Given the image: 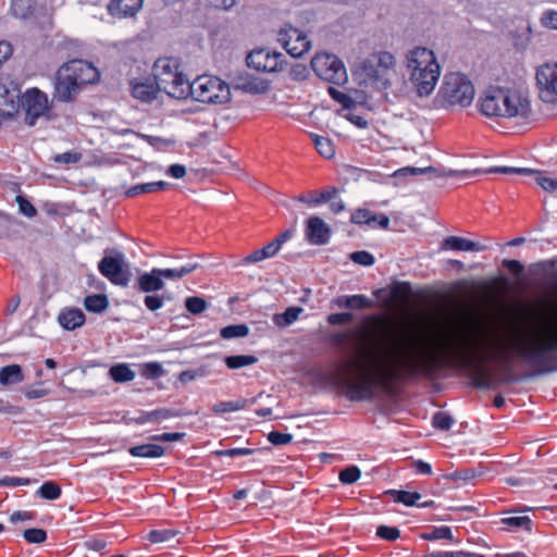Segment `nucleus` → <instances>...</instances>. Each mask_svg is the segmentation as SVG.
<instances>
[{
  "label": "nucleus",
  "instance_id": "nucleus-3",
  "mask_svg": "<svg viewBox=\"0 0 557 557\" xmlns=\"http://www.w3.org/2000/svg\"><path fill=\"white\" fill-rule=\"evenodd\" d=\"M409 79L420 97L429 96L435 88L441 67L432 50L414 47L406 53Z\"/></svg>",
  "mask_w": 557,
  "mask_h": 557
},
{
  "label": "nucleus",
  "instance_id": "nucleus-57",
  "mask_svg": "<svg viewBox=\"0 0 557 557\" xmlns=\"http://www.w3.org/2000/svg\"><path fill=\"white\" fill-rule=\"evenodd\" d=\"M352 318V313L350 312L332 313L329 315L327 321L332 325H338L349 323Z\"/></svg>",
  "mask_w": 557,
  "mask_h": 557
},
{
  "label": "nucleus",
  "instance_id": "nucleus-23",
  "mask_svg": "<svg viewBox=\"0 0 557 557\" xmlns=\"http://www.w3.org/2000/svg\"><path fill=\"white\" fill-rule=\"evenodd\" d=\"M186 413L182 410L171 409V408H159L152 411L141 412L139 417L135 418L134 421L136 423H146V422H160L162 420H166L170 418H176L185 416Z\"/></svg>",
  "mask_w": 557,
  "mask_h": 557
},
{
  "label": "nucleus",
  "instance_id": "nucleus-42",
  "mask_svg": "<svg viewBox=\"0 0 557 557\" xmlns=\"http://www.w3.org/2000/svg\"><path fill=\"white\" fill-rule=\"evenodd\" d=\"M140 374L149 380L161 377L165 374V370L159 362H147L140 366Z\"/></svg>",
  "mask_w": 557,
  "mask_h": 557
},
{
  "label": "nucleus",
  "instance_id": "nucleus-13",
  "mask_svg": "<svg viewBox=\"0 0 557 557\" xmlns=\"http://www.w3.org/2000/svg\"><path fill=\"white\" fill-rule=\"evenodd\" d=\"M536 82L540 97L545 102H550L554 97H557V62L540 66L536 71Z\"/></svg>",
  "mask_w": 557,
  "mask_h": 557
},
{
  "label": "nucleus",
  "instance_id": "nucleus-53",
  "mask_svg": "<svg viewBox=\"0 0 557 557\" xmlns=\"http://www.w3.org/2000/svg\"><path fill=\"white\" fill-rule=\"evenodd\" d=\"M373 213L367 209H357L351 214V222L355 224H368L372 225Z\"/></svg>",
  "mask_w": 557,
  "mask_h": 557
},
{
  "label": "nucleus",
  "instance_id": "nucleus-31",
  "mask_svg": "<svg viewBox=\"0 0 557 557\" xmlns=\"http://www.w3.org/2000/svg\"><path fill=\"white\" fill-rule=\"evenodd\" d=\"M84 307L92 313H102L109 307V299L104 294L88 295L84 299Z\"/></svg>",
  "mask_w": 557,
  "mask_h": 557
},
{
  "label": "nucleus",
  "instance_id": "nucleus-26",
  "mask_svg": "<svg viewBox=\"0 0 557 557\" xmlns=\"http://www.w3.org/2000/svg\"><path fill=\"white\" fill-rule=\"evenodd\" d=\"M338 308L364 309L373 306V301L364 295L338 296L333 300Z\"/></svg>",
  "mask_w": 557,
  "mask_h": 557
},
{
  "label": "nucleus",
  "instance_id": "nucleus-34",
  "mask_svg": "<svg viewBox=\"0 0 557 557\" xmlns=\"http://www.w3.org/2000/svg\"><path fill=\"white\" fill-rule=\"evenodd\" d=\"M304 311L300 307H289L283 313H276L273 315V322L280 327H285L294 323L299 314Z\"/></svg>",
  "mask_w": 557,
  "mask_h": 557
},
{
  "label": "nucleus",
  "instance_id": "nucleus-51",
  "mask_svg": "<svg viewBox=\"0 0 557 557\" xmlns=\"http://www.w3.org/2000/svg\"><path fill=\"white\" fill-rule=\"evenodd\" d=\"M350 260L357 264L370 267L374 263L375 259L373 255L366 250H358L350 253Z\"/></svg>",
  "mask_w": 557,
  "mask_h": 557
},
{
  "label": "nucleus",
  "instance_id": "nucleus-24",
  "mask_svg": "<svg viewBox=\"0 0 557 557\" xmlns=\"http://www.w3.org/2000/svg\"><path fill=\"white\" fill-rule=\"evenodd\" d=\"M58 321L63 329L73 331L84 324L85 314L78 308H65L59 313Z\"/></svg>",
  "mask_w": 557,
  "mask_h": 557
},
{
  "label": "nucleus",
  "instance_id": "nucleus-10",
  "mask_svg": "<svg viewBox=\"0 0 557 557\" xmlns=\"http://www.w3.org/2000/svg\"><path fill=\"white\" fill-rule=\"evenodd\" d=\"M354 76L359 85L370 86L377 90L386 89L391 85V77L369 58L356 69Z\"/></svg>",
  "mask_w": 557,
  "mask_h": 557
},
{
  "label": "nucleus",
  "instance_id": "nucleus-60",
  "mask_svg": "<svg viewBox=\"0 0 557 557\" xmlns=\"http://www.w3.org/2000/svg\"><path fill=\"white\" fill-rule=\"evenodd\" d=\"M255 453L253 449L249 448H232L226 450H216L214 454L218 456L237 457V456H249Z\"/></svg>",
  "mask_w": 557,
  "mask_h": 557
},
{
  "label": "nucleus",
  "instance_id": "nucleus-36",
  "mask_svg": "<svg viewBox=\"0 0 557 557\" xmlns=\"http://www.w3.org/2000/svg\"><path fill=\"white\" fill-rule=\"evenodd\" d=\"M172 296L169 293H163L161 295L158 294H147L144 298V304L146 308L152 312L161 309L165 301H171Z\"/></svg>",
  "mask_w": 557,
  "mask_h": 557
},
{
  "label": "nucleus",
  "instance_id": "nucleus-9",
  "mask_svg": "<svg viewBox=\"0 0 557 557\" xmlns=\"http://www.w3.org/2000/svg\"><path fill=\"white\" fill-rule=\"evenodd\" d=\"M277 41L293 58H300L311 48L307 36L298 28L286 24L277 33Z\"/></svg>",
  "mask_w": 557,
  "mask_h": 557
},
{
  "label": "nucleus",
  "instance_id": "nucleus-44",
  "mask_svg": "<svg viewBox=\"0 0 557 557\" xmlns=\"http://www.w3.org/2000/svg\"><path fill=\"white\" fill-rule=\"evenodd\" d=\"M421 539L426 541H435L442 539L454 541L453 532L449 527L433 528L431 532L421 534Z\"/></svg>",
  "mask_w": 557,
  "mask_h": 557
},
{
  "label": "nucleus",
  "instance_id": "nucleus-48",
  "mask_svg": "<svg viewBox=\"0 0 557 557\" xmlns=\"http://www.w3.org/2000/svg\"><path fill=\"white\" fill-rule=\"evenodd\" d=\"M23 537L32 544H40L47 540V532L44 529L32 528L23 532Z\"/></svg>",
  "mask_w": 557,
  "mask_h": 557
},
{
  "label": "nucleus",
  "instance_id": "nucleus-41",
  "mask_svg": "<svg viewBox=\"0 0 557 557\" xmlns=\"http://www.w3.org/2000/svg\"><path fill=\"white\" fill-rule=\"evenodd\" d=\"M311 137L317 150L321 156L327 159L334 156V148L330 139L315 134H312Z\"/></svg>",
  "mask_w": 557,
  "mask_h": 557
},
{
  "label": "nucleus",
  "instance_id": "nucleus-54",
  "mask_svg": "<svg viewBox=\"0 0 557 557\" xmlns=\"http://www.w3.org/2000/svg\"><path fill=\"white\" fill-rule=\"evenodd\" d=\"M476 475L475 471L470 468L458 469L455 472L445 474L444 478L448 480H462L468 481L473 479Z\"/></svg>",
  "mask_w": 557,
  "mask_h": 557
},
{
  "label": "nucleus",
  "instance_id": "nucleus-56",
  "mask_svg": "<svg viewBox=\"0 0 557 557\" xmlns=\"http://www.w3.org/2000/svg\"><path fill=\"white\" fill-rule=\"evenodd\" d=\"M308 69L306 65L296 63L289 69V76L294 81H304L307 78Z\"/></svg>",
  "mask_w": 557,
  "mask_h": 557
},
{
  "label": "nucleus",
  "instance_id": "nucleus-4",
  "mask_svg": "<svg viewBox=\"0 0 557 557\" xmlns=\"http://www.w3.org/2000/svg\"><path fill=\"white\" fill-rule=\"evenodd\" d=\"M98 71L87 62L73 60L62 65L57 72L54 97L63 102L72 99V92L81 85L91 84L98 79Z\"/></svg>",
  "mask_w": 557,
  "mask_h": 557
},
{
  "label": "nucleus",
  "instance_id": "nucleus-14",
  "mask_svg": "<svg viewBox=\"0 0 557 557\" xmlns=\"http://www.w3.org/2000/svg\"><path fill=\"white\" fill-rule=\"evenodd\" d=\"M331 227L320 216L314 215L307 220L305 237L311 245H326L331 239Z\"/></svg>",
  "mask_w": 557,
  "mask_h": 557
},
{
  "label": "nucleus",
  "instance_id": "nucleus-39",
  "mask_svg": "<svg viewBox=\"0 0 557 557\" xmlns=\"http://www.w3.org/2000/svg\"><path fill=\"white\" fill-rule=\"evenodd\" d=\"M180 533V531L171 529L152 530L148 533L147 540L151 543H169Z\"/></svg>",
  "mask_w": 557,
  "mask_h": 557
},
{
  "label": "nucleus",
  "instance_id": "nucleus-1",
  "mask_svg": "<svg viewBox=\"0 0 557 557\" xmlns=\"http://www.w3.org/2000/svg\"><path fill=\"white\" fill-rule=\"evenodd\" d=\"M556 350L555 317L541 323L528 339L512 326H484L472 335L460 324H448L420 354L403 355L377 341L354 342L347 358V398L351 401L373 399L375 387L387 388L393 381L430 375L441 361L485 358L508 363L518 357L541 366L542 372H556Z\"/></svg>",
  "mask_w": 557,
  "mask_h": 557
},
{
  "label": "nucleus",
  "instance_id": "nucleus-46",
  "mask_svg": "<svg viewBox=\"0 0 557 557\" xmlns=\"http://www.w3.org/2000/svg\"><path fill=\"white\" fill-rule=\"evenodd\" d=\"M502 523L510 528H522L527 531L532 529V520L528 516L503 518Z\"/></svg>",
  "mask_w": 557,
  "mask_h": 557
},
{
  "label": "nucleus",
  "instance_id": "nucleus-59",
  "mask_svg": "<svg viewBox=\"0 0 557 557\" xmlns=\"http://www.w3.org/2000/svg\"><path fill=\"white\" fill-rule=\"evenodd\" d=\"M337 193H338V190L335 187H332L330 189L323 190V191L320 193V195L317 198H314V200H312V202H313L314 206H318V205H321V203H325V202H330L331 200H333L335 198Z\"/></svg>",
  "mask_w": 557,
  "mask_h": 557
},
{
  "label": "nucleus",
  "instance_id": "nucleus-19",
  "mask_svg": "<svg viewBox=\"0 0 557 557\" xmlns=\"http://www.w3.org/2000/svg\"><path fill=\"white\" fill-rule=\"evenodd\" d=\"M165 286L160 268H153L149 272H143L136 280L134 287L145 294L162 290Z\"/></svg>",
  "mask_w": 557,
  "mask_h": 557
},
{
  "label": "nucleus",
  "instance_id": "nucleus-20",
  "mask_svg": "<svg viewBox=\"0 0 557 557\" xmlns=\"http://www.w3.org/2000/svg\"><path fill=\"white\" fill-rule=\"evenodd\" d=\"M170 84L162 91L168 94L170 97L174 99H186L187 97H191L193 91V82L180 72L174 77L173 82H169Z\"/></svg>",
  "mask_w": 557,
  "mask_h": 557
},
{
  "label": "nucleus",
  "instance_id": "nucleus-45",
  "mask_svg": "<svg viewBox=\"0 0 557 557\" xmlns=\"http://www.w3.org/2000/svg\"><path fill=\"white\" fill-rule=\"evenodd\" d=\"M454 422V418L444 411H437L432 418L433 426L441 431L449 430Z\"/></svg>",
  "mask_w": 557,
  "mask_h": 557
},
{
  "label": "nucleus",
  "instance_id": "nucleus-32",
  "mask_svg": "<svg viewBox=\"0 0 557 557\" xmlns=\"http://www.w3.org/2000/svg\"><path fill=\"white\" fill-rule=\"evenodd\" d=\"M170 187V183L164 181L144 183L132 186L125 191L126 197H135L144 193H153L157 190H164Z\"/></svg>",
  "mask_w": 557,
  "mask_h": 557
},
{
  "label": "nucleus",
  "instance_id": "nucleus-38",
  "mask_svg": "<svg viewBox=\"0 0 557 557\" xmlns=\"http://www.w3.org/2000/svg\"><path fill=\"white\" fill-rule=\"evenodd\" d=\"M36 0H12L13 14L20 18H26L34 10Z\"/></svg>",
  "mask_w": 557,
  "mask_h": 557
},
{
  "label": "nucleus",
  "instance_id": "nucleus-21",
  "mask_svg": "<svg viewBox=\"0 0 557 557\" xmlns=\"http://www.w3.org/2000/svg\"><path fill=\"white\" fill-rule=\"evenodd\" d=\"M234 88L251 95H261L269 90V84L267 81L245 75L235 79Z\"/></svg>",
  "mask_w": 557,
  "mask_h": 557
},
{
  "label": "nucleus",
  "instance_id": "nucleus-6",
  "mask_svg": "<svg viewBox=\"0 0 557 557\" xmlns=\"http://www.w3.org/2000/svg\"><path fill=\"white\" fill-rule=\"evenodd\" d=\"M191 97L203 103H226L231 99L230 86L216 76L201 75L193 82Z\"/></svg>",
  "mask_w": 557,
  "mask_h": 557
},
{
  "label": "nucleus",
  "instance_id": "nucleus-17",
  "mask_svg": "<svg viewBox=\"0 0 557 557\" xmlns=\"http://www.w3.org/2000/svg\"><path fill=\"white\" fill-rule=\"evenodd\" d=\"M20 109V90L13 87L9 88L0 82V117L9 120L13 117Z\"/></svg>",
  "mask_w": 557,
  "mask_h": 557
},
{
  "label": "nucleus",
  "instance_id": "nucleus-47",
  "mask_svg": "<svg viewBox=\"0 0 557 557\" xmlns=\"http://www.w3.org/2000/svg\"><path fill=\"white\" fill-rule=\"evenodd\" d=\"M185 307H186L187 311H189L190 313L200 314L201 312H203L207 309L208 304L203 298L198 297V296H193V297L186 298Z\"/></svg>",
  "mask_w": 557,
  "mask_h": 557
},
{
  "label": "nucleus",
  "instance_id": "nucleus-16",
  "mask_svg": "<svg viewBox=\"0 0 557 557\" xmlns=\"http://www.w3.org/2000/svg\"><path fill=\"white\" fill-rule=\"evenodd\" d=\"M487 173H500V174H524L534 175L535 182L544 190L548 193H557V180L542 175L541 172L527 169V168H511V166H495L486 171Z\"/></svg>",
  "mask_w": 557,
  "mask_h": 557
},
{
  "label": "nucleus",
  "instance_id": "nucleus-22",
  "mask_svg": "<svg viewBox=\"0 0 557 557\" xmlns=\"http://www.w3.org/2000/svg\"><path fill=\"white\" fill-rule=\"evenodd\" d=\"M143 0H112L108 11L113 16H134L141 8Z\"/></svg>",
  "mask_w": 557,
  "mask_h": 557
},
{
  "label": "nucleus",
  "instance_id": "nucleus-61",
  "mask_svg": "<svg viewBox=\"0 0 557 557\" xmlns=\"http://www.w3.org/2000/svg\"><path fill=\"white\" fill-rule=\"evenodd\" d=\"M542 24L552 29H557V12L546 11L541 17Z\"/></svg>",
  "mask_w": 557,
  "mask_h": 557
},
{
  "label": "nucleus",
  "instance_id": "nucleus-62",
  "mask_svg": "<svg viewBox=\"0 0 557 557\" xmlns=\"http://www.w3.org/2000/svg\"><path fill=\"white\" fill-rule=\"evenodd\" d=\"M160 271L162 273L163 281L164 280L177 281V280H181V278H183L185 276L184 273H183L182 268L160 269Z\"/></svg>",
  "mask_w": 557,
  "mask_h": 557
},
{
  "label": "nucleus",
  "instance_id": "nucleus-63",
  "mask_svg": "<svg viewBox=\"0 0 557 557\" xmlns=\"http://www.w3.org/2000/svg\"><path fill=\"white\" fill-rule=\"evenodd\" d=\"M79 159H81V154H78L76 152H64V153L55 156L54 161L58 163L70 164V163L77 162Z\"/></svg>",
  "mask_w": 557,
  "mask_h": 557
},
{
  "label": "nucleus",
  "instance_id": "nucleus-29",
  "mask_svg": "<svg viewBox=\"0 0 557 557\" xmlns=\"http://www.w3.org/2000/svg\"><path fill=\"white\" fill-rule=\"evenodd\" d=\"M128 453L134 457L159 458L164 455L165 449L157 444H143L131 447Z\"/></svg>",
  "mask_w": 557,
  "mask_h": 557
},
{
  "label": "nucleus",
  "instance_id": "nucleus-64",
  "mask_svg": "<svg viewBox=\"0 0 557 557\" xmlns=\"http://www.w3.org/2000/svg\"><path fill=\"white\" fill-rule=\"evenodd\" d=\"M434 557H485L481 554L466 552H434Z\"/></svg>",
  "mask_w": 557,
  "mask_h": 557
},
{
  "label": "nucleus",
  "instance_id": "nucleus-40",
  "mask_svg": "<svg viewBox=\"0 0 557 557\" xmlns=\"http://www.w3.org/2000/svg\"><path fill=\"white\" fill-rule=\"evenodd\" d=\"M249 334V329L246 324H233L223 327L220 331L222 338L231 339L236 337H245Z\"/></svg>",
  "mask_w": 557,
  "mask_h": 557
},
{
  "label": "nucleus",
  "instance_id": "nucleus-27",
  "mask_svg": "<svg viewBox=\"0 0 557 557\" xmlns=\"http://www.w3.org/2000/svg\"><path fill=\"white\" fill-rule=\"evenodd\" d=\"M24 379L22 367L18 364H9L0 369V384L3 386L18 384Z\"/></svg>",
  "mask_w": 557,
  "mask_h": 557
},
{
  "label": "nucleus",
  "instance_id": "nucleus-33",
  "mask_svg": "<svg viewBox=\"0 0 557 557\" xmlns=\"http://www.w3.org/2000/svg\"><path fill=\"white\" fill-rule=\"evenodd\" d=\"M135 375V372L126 363L114 364L109 370V376L116 383L131 382Z\"/></svg>",
  "mask_w": 557,
  "mask_h": 557
},
{
  "label": "nucleus",
  "instance_id": "nucleus-58",
  "mask_svg": "<svg viewBox=\"0 0 557 557\" xmlns=\"http://www.w3.org/2000/svg\"><path fill=\"white\" fill-rule=\"evenodd\" d=\"M329 92L331 95V97L336 100L337 102H339L344 108H349L352 103V100L349 96L345 95L344 92L333 88V87H330L329 88Z\"/></svg>",
  "mask_w": 557,
  "mask_h": 557
},
{
  "label": "nucleus",
  "instance_id": "nucleus-49",
  "mask_svg": "<svg viewBox=\"0 0 557 557\" xmlns=\"http://www.w3.org/2000/svg\"><path fill=\"white\" fill-rule=\"evenodd\" d=\"M361 475V471L356 466H350L343 469L339 472V480L344 484H352L355 483Z\"/></svg>",
  "mask_w": 557,
  "mask_h": 557
},
{
  "label": "nucleus",
  "instance_id": "nucleus-35",
  "mask_svg": "<svg viewBox=\"0 0 557 557\" xmlns=\"http://www.w3.org/2000/svg\"><path fill=\"white\" fill-rule=\"evenodd\" d=\"M369 59L372 60L373 63H376L381 71L385 72V74H387L389 77L392 76L395 65V58L391 52L383 51L376 55H372Z\"/></svg>",
  "mask_w": 557,
  "mask_h": 557
},
{
  "label": "nucleus",
  "instance_id": "nucleus-11",
  "mask_svg": "<svg viewBox=\"0 0 557 557\" xmlns=\"http://www.w3.org/2000/svg\"><path fill=\"white\" fill-rule=\"evenodd\" d=\"M125 257L114 250L113 256H106L98 264L99 272L111 283L126 287L129 283V272L123 270Z\"/></svg>",
  "mask_w": 557,
  "mask_h": 557
},
{
  "label": "nucleus",
  "instance_id": "nucleus-15",
  "mask_svg": "<svg viewBox=\"0 0 557 557\" xmlns=\"http://www.w3.org/2000/svg\"><path fill=\"white\" fill-rule=\"evenodd\" d=\"M480 170L469 171H456V170H449V171H441L437 168L434 166H428V168H414V166H406L397 170L394 173V176H406V175H419V174H432L435 177H453V176H460L463 178L472 177L474 175L480 174Z\"/></svg>",
  "mask_w": 557,
  "mask_h": 557
},
{
  "label": "nucleus",
  "instance_id": "nucleus-25",
  "mask_svg": "<svg viewBox=\"0 0 557 557\" xmlns=\"http://www.w3.org/2000/svg\"><path fill=\"white\" fill-rule=\"evenodd\" d=\"M442 247L445 249L460 250V251H483L485 246L479 243L458 237L448 236L444 239Z\"/></svg>",
  "mask_w": 557,
  "mask_h": 557
},
{
  "label": "nucleus",
  "instance_id": "nucleus-55",
  "mask_svg": "<svg viewBox=\"0 0 557 557\" xmlns=\"http://www.w3.org/2000/svg\"><path fill=\"white\" fill-rule=\"evenodd\" d=\"M292 440H293V436H292V434H288V433H281L277 431H272L268 434V441L275 446L286 445V444L290 443Z\"/></svg>",
  "mask_w": 557,
  "mask_h": 557
},
{
  "label": "nucleus",
  "instance_id": "nucleus-8",
  "mask_svg": "<svg viewBox=\"0 0 557 557\" xmlns=\"http://www.w3.org/2000/svg\"><path fill=\"white\" fill-rule=\"evenodd\" d=\"M20 107L25 112V124L34 126L37 120L50 109L48 97L38 88H30L20 98Z\"/></svg>",
  "mask_w": 557,
  "mask_h": 557
},
{
  "label": "nucleus",
  "instance_id": "nucleus-12",
  "mask_svg": "<svg viewBox=\"0 0 557 557\" xmlns=\"http://www.w3.org/2000/svg\"><path fill=\"white\" fill-rule=\"evenodd\" d=\"M247 65L259 72H280L284 70L285 57L281 52L258 49L246 58Z\"/></svg>",
  "mask_w": 557,
  "mask_h": 557
},
{
  "label": "nucleus",
  "instance_id": "nucleus-30",
  "mask_svg": "<svg viewBox=\"0 0 557 557\" xmlns=\"http://www.w3.org/2000/svg\"><path fill=\"white\" fill-rule=\"evenodd\" d=\"M158 91H160L158 86H154L153 84L136 83L132 86L133 97L146 102L156 99Z\"/></svg>",
  "mask_w": 557,
  "mask_h": 557
},
{
  "label": "nucleus",
  "instance_id": "nucleus-37",
  "mask_svg": "<svg viewBox=\"0 0 557 557\" xmlns=\"http://www.w3.org/2000/svg\"><path fill=\"white\" fill-rule=\"evenodd\" d=\"M258 359L251 355H235L224 358V362L230 369H239L243 367L255 364Z\"/></svg>",
  "mask_w": 557,
  "mask_h": 557
},
{
  "label": "nucleus",
  "instance_id": "nucleus-2",
  "mask_svg": "<svg viewBox=\"0 0 557 557\" xmlns=\"http://www.w3.org/2000/svg\"><path fill=\"white\" fill-rule=\"evenodd\" d=\"M479 109L488 117H522L531 112L530 101L516 90L490 87L480 97Z\"/></svg>",
  "mask_w": 557,
  "mask_h": 557
},
{
  "label": "nucleus",
  "instance_id": "nucleus-50",
  "mask_svg": "<svg viewBox=\"0 0 557 557\" xmlns=\"http://www.w3.org/2000/svg\"><path fill=\"white\" fill-rule=\"evenodd\" d=\"M15 201L18 206V211L21 214L27 218H34L37 214L36 208L28 201L24 196L17 195Z\"/></svg>",
  "mask_w": 557,
  "mask_h": 557
},
{
  "label": "nucleus",
  "instance_id": "nucleus-18",
  "mask_svg": "<svg viewBox=\"0 0 557 557\" xmlns=\"http://www.w3.org/2000/svg\"><path fill=\"white\" fill-rule=\"evenodd\" d=\"M178 64L174 59H159L153 65V76L158 89L162 91L173 82L176 74H178Z\"/></svg>",
  "mask_w": 557,
  "mask_h": 557
},
{
  "label": "nucleus",
  "instance_id": "nucleus-7",
  "mask_svg": "<svg viewBox=\"0 0 557 557\" xmlns=\"http://www.w3.org/2000/svg\"><path fill=\"white\" fill-rule=\"evenodd\" d=\"M315 74L324 81L341 85L346 82L347 73L343 62L331 53H318L311 60Z\"/></svg>",
  "mask_w": 557,
  "mask_h": 557
},
{
  "label": "nucleus",
  "instance_id": "nucleus-52",
  "mask_svg": "<svg viewBox=\"0 0 557 557\" xmlns=\"http://www.w3.org/2000/svg\"><path fill=\"white\" fill-rule=\"evenodd\" d=\"M376 535L386 541H396L400 536V531L395 527L380 525Z\"/></svg>",
  "mask_w": 557,
  "mask_h": 557
},
{
  "label": "nucleus",
  "instance_id": "nucleus-5",
  "mask_svg": "<svg viewBox=\"0 0 557 557\" xmlns=\"http://www.w3.org/2000/svg\"><path fill=\"white\" fill-rule=\"evenodd\" d=\"M440 96L446 106L468 107L474 98V87L463 74L448 73L444 76Z\"/></svg>",
  "mask_w": 557,
  "mask_h": 557
},
{
  "label": "nucleus",
  "instance_id": "nucleus-28",
  "mask_svg": "<svg viewBox=\"0 0 557 557\" xmlns=\"http://www.w3.org/2000/svg\"><path fill=\"white\" fill-rule=\"evenodd\" d=\"M256 398L246 399L238 398L231 401H220L212 406V412L214 414H224L228 412H235L245 409L249 404H253Z\"/></svg>",
  "mask_w": 557,
  "mask_h": 557
},
{
  "label": "nucleus",
  "instance_id": "nucleus-43",
  "mask_svg": "<svg viewBox=\"0 0 557 557\" xmlns=\"http://www.w3.org/2000/svg\"><path fill=\"white\" fill-rule=\"evenodd\" d=\"M38 494L40 495L41 498L54 500L60 497L61 487L57 483H54L52 481H48V482H45L39 487Z\"/></svg>",
  "mask_w": 557,
  "mask_h": 557
}]
</instances>
